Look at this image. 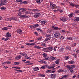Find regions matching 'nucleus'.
I'll list each match as a JSON object with an SVG mask.
<instances>
[{"mask_svg": "<svg viewBox=\"0 0 79 79\" xmlns=\"http://www.w3.org/2000/svg\"><path fill=\"white\" fill-rule=\"evenodd\" d=\"M46 67H47L48 69H52V68H55V66H50L48 65H44L43 66L41 67V68H42V69H45Z\"/></svg>", "mask_w": 79, "mask_h": 79, "instance_id": "1", "label": "nucleus"}, {"mask_svg": "<svg viewBox=\"0 0 79 79\" xmlns=\"http://www.w3.org/2000/svg\"><path fill=\"white\" fill-rule=\"evenodd\" d=\"M54 35L55 38H58V37L61 36V34L58 32H56L54 34Z\"/></svg>", "mask_w": 79, "mask_h": 79, "instance_id": "2", "label": "nucleus"}, {"mask_svg": "<svg viewBox=\"0 0 79 79\" xmlns=\"http://www.w3.org/2000/svg\"><path fill=\"white\" fill-rule=\"evenodd\" d=\"M50 7H52V10H53L54 8H56V6L55 4L52 3V2H50Z\"/></svg>", "mask_w": 79, "mask_h": 79, "instance_id": "3", "label": "nucleus"}, {"mask_svg": "<svg viewBox=\"0 0 79 79\" xmlns=\"http://www.w3.org/2000/svg\"><path fill=\"white\" fill-rule=\"evenodd\" d=\"M67 67L68 68L70 72H71L72 73H74V71L73 70H72V69H73V68L72 67L69 66V65H67Z\"/></svg>", "mask_w": 79, "mask_h": 79, "instance_id": "4", "label": "nucleus"}, {"mask_svg": "<svg viewBox=\"0 0 79 79\" xmlns=\"http://www.w3.org/2000/svg\"><path fill=\"white\" fill-rule=\"evenodd\" d=\"M1 2H2V3L3 4V5H6V3L8 2V0H1Z\"/></svg>", "mask_w": 79, "mask_h": 79, "instance_id": "5", "label": "nucleus"}, {"mask_svg": "<svg viewBox=\"0 0 79 79\" xmlns=\"http://www.w3.org/2000/svg\"><path fill=\"white\" fill-rule=\"evenodd\" d=\"M60 19V21H62L64 22L68 20L67 18L65 17H61Z\"/></svg>", "mask_w": 79, "mask_h": 79, "instance_id": "6", "label": "nucleus"}, {"mask_svg": "<svg viewBox=\"0 0 79 79\" xmlns=\"http://www.w3.org/2000/svg\"><path fill=\"white\" fill-rule=\"evenodd\" d=\"M11 36V34L8 32L6 33V37L8 38V37H10Z\"/></svg>", "mask_w": 79, "mask_h": 79, "instance_id": "7", "label": "nucleus"}, {"mask_svg": "<svg viewBox=\"0 0 79 79\" xmlns=\"http://www.w3.org/2000/svg\"><path fill=\"white\" fill-rule=\"evenodd\" d=\"M43 50H44V52H49V50H48V47L47 48H44L43 49Z\"/></svg>", "mask_w": 79, "mask_h": 79, "instance_id": "8", "label": "nucleus"}, {"mask_svg": "<svg viewBox=\"0 0 79 79\" xmlns=\"http://www.w3.org/2000/svg\"><path fill=\"white\" fill-rule=\"evenodd\" d=\"M39 15H40V13H38L34 15L33 16L34 18H39Z\"/></svg>", "mask_w": 79, "mask_h": 79, "instance_id": "9", "label": "nucleus"}, {"mask_svg": "<svg viewBox=\"0 0 79 79\" xmlns=\"http://www.w3.org/2000/svg\"><path fill=\"white\" fill-rule=\"evenodd\" d=\"M21 56L20 55H19V56H16L15 58V60H19V59H21Z\"/></svg>", "mask_w": 79, "mask_h": 79, "instance_id": "10", "label": "nucleus"}, {"mask_svg": "<svg viewBox=\"0 0 79 79\" xmlns=\"http://www.w3.org/2000/svg\"><path fill=\"white\" fill-rule=\"evenodd\" d=\"M50 59H51L52 61H53V60H56V58L55 57H53V56H51V57H50Z\"/></svg>", "mask_w": 79, "mask_h": 79, "instance_id": "11", "label": "nucleus"}, {"mask_svg": "<svg viewBox=\"0 0 79 79\" xmlns=\"http://www.w3.org/2000/svg\"><path fill=\"white\" fill-rule=\"evenodd\" d=\"M17 31L18 33H19V34H22V33H23L22 30L20 29H18L17 30Z\"/></svg>", "mask_w": 79, "mask_h": 79, "instance_id": "12", "label": "nucleus"}, {"mask_svg": "<svg viewBox=\"0 0 79 79\" xmlns=\"http://www.w3.org/2000/svg\"><path fill=\"white\" fill-rule=\"evenodd\" d=\"M56 76V74H52L51 75V77L52 79H53V78H55Z\"/></svg>", "mask_w": 79, "mask_h": 79, "instance_id": "13", "label": "nucleus"}, {"mask_svg": "<svg viewBox=\"0 0 79 79\" xmlns=\"http://www.w3.org/2000/svg\"><path fill=\"white\" fill-rule=\"evenodd\" d=\"M48 47V49L49 52L52 51V50H53V47H52L50 46Z\"/></svg>", "mask_w": 79, "mask_h": 79, "instance_id": "14", "label": "nucleus"}, {"mask_svg": "<svg viewBox=\"0 0 79 79\" xmlns=\"http://www.w3.org/2000/svg\"><path fill=\"white\" fill-rule=\"evenodd\" d=\"M64 70L62 69H60L57 71L58 73H63V72H64Z\"/></svg>", "mask_w": 79, "mask_h": 79, "instance_id": "15", "label": "nucleus"}, {"mask_svg": "<svg viewBox=\"0 0 79 79\" xmlns=\"http://www.w3.org/2000/svg\"><path fill=\"white\" fill-rule=\"evenodd\" d=\"M20 17L21 18H28V16L26 15H21Z\"/></svg>", "mask_w": 79, "mask_h": 79, "instance_id": "16", "label": "nucleus"}, {"mask_svg": "<svg viewBox=\"0 0 79 79\" xmlns=\"http://www.w3.org/2000/svg\"><path fill=\"white\" fill-rule=\"evenodd\" d=\"M39 11V9H33L32 10V11H35V12H37V11L38 12Z\"/></svg>", "mask_w": 79, "mask_h": 79, "instance_id": "17", "label": "nucleus"}, {"mask_svg": "<svg viewBox=\"0 0 79 79\" xmlns=\"http://www.w3.org/2000/svg\"><path fill=\"white\" fill-rule=\"evenodd\" d=\"M73 15H74V13H71L69 14L68 16H69V18H71V17H72Z\"/></svg>", "mask_w": 79, "mask_h": 79, "instance_id": "18", "label": "nucleus"}, {"mask_svg": "<svg viewBox=\"0 0 79 79\" xmlns=\"http://www.w3.org/2000/svg\"><path fill=\"white\" fill-rule=\"evenodd\" d=\"M39 70V68L37 67H36L34 68V71H38V70Z\"/></svg>", "mask_w": 79, "mask_h": 79, "instance_id": "19", "label": "nucleus"}, {"mask_svg": "<svg viewBox=\"0 0 79 79\" xmlns=\"http://www.w3.org/2000/svg\"><path fill=\"white\" fill-rule=\"evenodd\" d=\"M67 38L68 40H73V38L70 37H68Z\"/></svg>", "mask_w": 79, "mask_h": 79, "instance_id": "20", "label": "nucleus"}, {"mask_svg": "<svg viewBox=\"0 0 79 79\" xmlns=\"http://www.w3.org/2000/svg\"><path fill=\"white\" fill-rule=\"evenodd\" d=\"M41 46L42 47H46V46L47 45V44H46L45 43H42L41 44Z\"/></svg>", "mask_w": 79, "mask_h": 79, "instance_id": "21", "label": "nucleus"}, {"mask_svg": "<svg viewBox=\"0 0 79 79\" xmlns=\"http://www.w3.org/2000/svg\"><path fill=\"white\" fill-rule=\"evenodd\" d=\"M47 23L46 21H41V24H44Z\"/></svg>", "mask_w": 79, "mask_h": 79, "instance_id": "22", "label": "nucleus"}, {"mask_svg": "<svg viewBox=\"0 0 79 79\" xmlns=\"http://www.w3.org/2000/svg\"><path fill=\"white\" fill-rule=\"evenodd\" d=\"M1 10H6V7L4 6H2L1 8Z\"/></svg>", "mask_w": 79, "mask_h": 79, "instance_id": "23", "label": "nucleus"}, {"mask_svg": "<svg viewBox=\"0 0 79 79\" xmlns=\"http://www.w3.org/2000/svg\"><path fill=\"white\" fill-rule=\"evenodd\" d=\"M37 30L38 31H40V32H42V29H40L39 28H37Z\"/></svg>", "mask_w": 79, "mask_h": 79, "instance_id": "24", "label": "nucleus"}, {"mask_svg": "<svg viewBox=\"0 0 79 79\" xmlns=\"http://www.w3.org/2000/svg\"><path fill=\"white\" fill-rule=\"evenodd\" d=\"M59 62H60V60H57L55 61V63L56 64H59Z\"/></svg>", "mask_w": 79, "mask_h": 79, "instance_id": "25", "label": "nucleus"}, {"mask_svg": "<svg viewBox=\"0 0 79 79\" xmlns=\"http://www.w3.org/2000/svg\"><path fill=\"white\" fill-rule=\"evenodd\" d=\"M69 58V57L68 56H66L65 57V60H68V59Z\"/></svg>", "mask_w": 79, "mask_h": 79, "instance_id": "26", "label": "nucleus"}, {"mask_svg": "<svg viewBox=\"0 0 79 79\" xmlns=\"http://www.w3.org/2000/svg\"><path fill=\"white\" fill-rule=\"evenodd\" d=\"M35 48H37V49H40L41 48V47L39 46H35L34 47Z\"/></svg>", "mask_w": 79, "mask_h": 79, "instance_id": "27", "label": "nucleus"}, {"mask_svg": "<svg viewBox=\"0 0 79 79\" xmlns=\"http://www.w3.org/2000/svg\"><path fill=\"white\" fill-rule=\"evenodd\" d=\"M12 68H15L17 69H20L19 67H13Z\"/></svg>", "mask_w": 79, "mask_h": 79, "instance_id": "28", "label": "nucleus"}, {"mask_svg": "<svg viewBox=\"0 0 79 79\" xmlns=\"http://www.w3.org/2000/svg\"><path fill=\"white\" fill-rule=\"evenodd\" d=\"M2 30H8V28L7 27H4V28H2Z\"/></svg>", "mask_w": 79, "mask_h": 79, "instance_id": "29", "label": "nucleus"}, {"mask_svg": "<svg viewBox=\"0 0 79 79\" xmlns=\"http://www.w3.org/2000/svg\"><path fill=\"white\" fill-rule=\"evenodd\" d=\"M52 28H54L55 30H57V29H58V27H55L54 26H53Z\"/></svg>", "mask_w": 79, "mask_h": 79, "instance_id": "30", "label": "nucleus"}, {"mask_svg": "<svg viewBox=\"0 0 79 79\" xmlns=\"http://www.w3.org/2000/svg\"><path fill=\"white\" fill-rule=\"evenodd\" d=\"M35 1L37 3L39 4L41 3V2H40V0H35Z\"/></svg>", "mask_w": 79, "mask_h": 79, "instance_id": "31", "label": "nucleus"}, {"mask_svg": "<svg viewBox=\"0 0 79 79\" xmlns=\"http://www.w3.org/2000/svg\"><path fill=\"white\" fill-rule=\"evenodd\" d=\"M19 62H14V64H15V65H18V64H19Z\"/></svg>", "mask_w": 79, "mask_h": 79, "instance_id": "32", "label": "nucleus"}, {"mask_svg": "<svg viewBox=\"0 0 79 79\" xmlns=\"http://www.w3.org/2000/svg\"><path fill=\"white\" fill-rule=\"evenodd\" d=\"M74 61H69L68 62V63L69 64H73L74 63Z\"/></svg>", "mask_w": 79, "mask_h": 79, "instance_id": "33", "label": "nucleus"}, {"mask_svg": "<svg viewBox=\"0 0 79 79\" xmlns=\"http://www.w3.org/2000/svg\"><path fill=\"white\" fill-rule=\"evenodd\" d=\"M52 32V30L49 29L48 31V33H51Z\"/></svg>", "mask_w": 79, "mask_h": 79, "instance_id": "34", "label": "nucleus"}, {"mask_svg": "<svg viewBox=\"0 0 79 79\" xmlns=\"http://www.w3.org/2000/svg\"><path fill=\"white\" fill-rule=\"evenodd\" d=\"M66 49L67 50H71V48L70 47H66Z\"/></svg>", "mask_w": 79, "mask_h": 79, "instance_id": "35", "label": "nucleus"}, {"mask_svg": "<svg viewBox=\"0 0 79 79\" xmlns=\"http://www.w3.org/2000/svg\"><path fill=\"white\" fill-rule=\"evenodd\" d=\"M50 37H49L48 38H47L45 39V40L46 41H47L48 40H50Z\"/></svg>", "mask_w": 79, "mask_h": 79, "instance_id": "36", "label": "nucleus"}, {"mask_svg": "<svg viewBox=\"0 0 79 79\" xmlns=\"http://www.w3.org/2000/svg\"><path fill=\"white\" fill-rule=\"evenodd\" d=\"M23 2V1L21 0H16L15 1V2L16 3H18L19 2Z\"/></svg>", "mask_w": 79, "mask_h": 79, "instance_id": "37", "label": "nucleus"}, {"mask_svg": "<svg viewBox=\"0 0 79 79\" xmlns=\"http://www.w3.org/2000/svg\"><path fill=\"white\" fill-rule=\"evenodd\" d=\"M75 18V21H79V18L78 17H76Z\"/></svg>", "mask_w": 79, "mask_h": 79, "instance_id": "38", "label": "nucleus"}, {"mask_svg": "<svg viewBox=\"0 0 79 79\" xmlns=\"http://www.w3.org/2000/svg\"><path fill=\"white\" fill-rule=\"evenodd\" d=\"M43 55H44V58H47V54L44 53Z\"/></svg>", "mask_w": 79, "mask_h": 79, "instance_id": "39", "label": "nucleus"}, {"mask_svg": "<svg viewBox=\"0 0 79 79\" xmlns=\"http://www.w3.org/2000/svg\"><path fill=\"white\" fill-rule=\"evenodd\" d=\"M39 25L38 24H35L34 25V27L35 28V27H38L39 26Z\"/></svg>", "mask_w": 79, "mask_h": 79, "instance_id": "40", "label": "nucleus"}, {"mask_svg": "<svg viewBox=\"0 0 79 79\" xmlns=\"http://www.w3.org/2000/svg\"><path fill=\"white\" fill-rule=\"evenodd\" d=\"M50 57H49L48 58H45V59H44L43 60H50Z\"/></svg>", "mask_w": 79, "mask_h": 79, "instance_id": "41", "label": "nucleus"}, {"mask_svg": "<svg viewBox=\"0 0 79 79\" xmlns=\"http://www.w3.org/2000/svg\"><path fill=\"white\" fill-rule=\"evenodd\" d=\"M30 27L31 29H33V28H35L34 25H31L30 26Z\"/></svg>", "mask_w": 79, "mask_h": 79, "instance_id": "42", "label": "nucleus"}, {"mask_svg": "<svg viewBox=\"0 0 79 79\" xmlns=\"http://www.w3.org/2000/svg\"><path fill=\"white\" fill-rule=\"evenodd\" d=\"M11 20H12L13 21H17V19H15L14 18H12L11 19Z\"/></svg>", "mask_w": 79, "mask_h": 79, "instance_id": "43", "label": "nucleus"}, {"mask_svg": "<svg viewBox=\"0 0 79 79\" xmlns=\"http://www.w3.org/2000/svg\"><path fill=\"white\" fill-rule=\"evenodd\" d=\"M72 55H73V56L75 57V58H77V56L76 54H75V53L73 54Z\"/></svg>", "mask_w": 79, "mask_h": 79, "instance_id": "44", "label": "nucleus"}, {"mask_svg": "<svg viewBox=\"0 0 79 79\" xmlns=\"http://www.w3.org/2000/svg\"><path fill=\"white\" fill-rule=\"evenodd\" d=\"M70 5L72 6H75V4H74L73 3H70Z\"/></svg>", "mask_w": 79, "mask_h": 79, "instance_id": "45", "label": "nucleus"}, {"mask_svg": "<svg viewBox=\"0 0 79 79\" xmlns=\"http://www.w3.org/2000/svg\"><path fill=\"white\" fill-rule=\"evenodd\" d=\"M75 13H77V14L79 13V10H75Z\"/></svg>", "mask_w": 79, "mask_h": 79, "instance_id": "46", "label": "nucleus"}, {"mask_svg": "<svg viewBox=\"0 0 79 79\" xmlns=\"http://www.w3.org/2000/svg\"><path fill=\"white\" fill-rule=\"evenodd\" d=\"M27 54L26 53H25L24 54H23V56H25V58H26V57H27Z\"/></svg>", "mask_w": 79, "mask_h": 79, "instance_id": "47", "label": "nucleus"}, {"mask_svg": "<svg viewBox=\"0 0 79 79\" xmlns=\"http://www.w3.org/2000/svg\"><path fill=\"white\" fill-rule=\"evenodd\" d=\"M51 71V70H48L46 71V73H49Z\"/></svg>", "mask_w": 79, "mask_h": 79, "instance_id": "48", "label": "nucleus"}, {"mask_svg": "<svg viewBox=\"0 0 79 79\" xmlns=\"http://www.w3.org/2000/svg\"><path fill=\"white\" fill-rule=\"evenodd\" d=\"M42 39V37H40L39 38L37 39V40H40Z\"/></svg>", "mask_w": 79, "mask_h": 79, "instance_id": "49", "label": "nucleus"}, {"mask_svg": "<svg viewBox=\"0 0 79 79\" xmlns=\"http://www.w3.org/2000/svg\"><path fill=\"white\" fill-rule=\"evenodd\" d=\"M24 8H21L20 9V11H22V12H24Z\"/></svg>", "mask_w": 79, "mask_h": 79, "instance_id": "50", "label": "nucleus"}, {"mask_svg": "<svg viewBox=\"0 0 79 79\" xmlns=\"http://www.w3.org/2000/svg\"><path fill=\"white\" fill-rule=\"evenodd\" d=\"M42 63H44V64H46V63H47V62L44 60H42Z\"/></svg>", "mask_w": 79, "mask_h": 79, "instance_id": "51", "label": "nucleus"}, {"mask_svg": "<svg viewBox=\"0 0 79 79\" xmlns=\"http://www.w3.org/2000/svg\"><path fill=\"white\" fill-rule=\"evenodd\" d=\"M35 34V35H37V36H38V35H39V34H38V33H37V32H34Z\"/></svg>", "mask_w": 79, "mask_h": 79, "instance_id": "52", "label": "nucleus"}, {"mask_svg": "<svg viewBox=\"0 0 79 79\" xmlns=\"http://www.w3.org/2000/svg\"><path fill=\"white\" fill-rule=\"evenodd\" d=\"M22 14V13H21V12H20L18 14V15L19 16H21V15Z\"/></svg>", "mask_w": 79, "mask_h": 79, "instance_id": "53", "label": "nucleus"}, {"mask_svg": "<svg viewBox=\"0 0 79 79\" xmlns=\"http://www.w3.org/2000/svg\"><path fill=\"white\" fill-rule=\"evenodd\" d=\"M26 59H28V60H31V58L28 57V56H27V57H26Z\"/></svg>", "mask_w": 79, "mask_h": 79, "instance_id": "54", "label": "nucleus"}, {"mask_svg": "<svg viewBox=\"0 0 79 79\" xmlns=\"http://www.w3.org/2000/svg\"><path fill=\"white\" fill-rule=\"evenodd\" d=\"M60 39L63 40V39H64V36H61L60 37Z\"/></svg>", "mask_w": 79, "mask_h": 79, "instance_id": "55", "label": "nucleus"}, {"mask_svg": "<svg viewBox=\"0 0 79 79\" xmlns=\"http://www.w3.org/2000/svg\"><path fill=\"white\" fill-rule=\"evenodd\" d=\"M28 14L30 15H33V13H32L31 12H28Z\"/></svg>", "mask_w": 79, "mask_h": 79, "instance_id": "56", "label": "nucleus"}, {"mask_svg": "<svg viewBox=\"0 0 79 79\" xmlns=\"http://www.w3.org/2000/svg\"><path fill=\"white\" fill-rule=\"evenodd\" d=\"M19 55H22V56H24V54L21 53V52H20L19 53Z\"/></svg>", "mask_w": 79, "mask_h": 79, "instance_id": "57", "label": "nucleus"}, {"mask_svg": "<svg viewBox=\"0 0 79 79\" xmlns=\"http://www.w3.org/2000/svg\"><path fill=\"white\" fill-rule=\"evenodd\" d=\"M71 67H72V68H73V69L74 68H75V65H71Z\"/></svg>", "mask_w": 79, "mask_h": 79, "instance_id": "58", "label": "nucleus"}, {"mask_svg": "<svg viewBox=\"0 0 79 79\" xmlns=\"http://www.w3.org/2000/svg\"><path fill=\"white\" fill-rule=\"evenodd\" d=\"M52 71H55L56 70V68H52Z\"/></svg>", "mask_w": 79, "mask_h": 79, "instance_id": "59", "label": "nucleus"}, {"mask_svg": "<svg viewBox=\"0 0 79 79\" xmlns=\"http://www.w3.org/2000/svg\"><path fill=\"white\" fill-rule=\"evenodd\" d=\"M23 3H24L25 4H27V1H24L23 2Z\"/></svg>", "mask_w": 79, "mask_h": 79, "instance_id": "60", "label": "nucleus"}, {"mask_svg": "<svg viewBox=\"0 0 79 79\" xmlns=\"http://www.w3.org/2000/svg\"><path fill=\"white\" fill-rule=\"evenodd\" d=\"M41 76H42V77H45V75H44V74H41Z\"/></svg>", "mask_w": 79, "mask_h": 79, "instance_id": "61", "label": "nucleus"}, {"mask_svg": "<svg viewBox=\"0 0 79 79\" xmlns=\"http://www.w3.org/2000/svg\"><path fill=\"white\" fill-rule=\"evenodd\" d=\"M3 5H3V3H2V2H1V3H0V6H3Z\"/></svg>", "mask_w": 79, "mask_h": 79, "instance_id": "62", "label": "nucleus"}, {"mask_svg": "<svg viewBox=\"0 0 79 79\" xmlns=\"http://www.w3.org/2000/svg\"><path fill=\"white\" fill-rule=\"evenodd\" d=\"M25 14H29V11H26L25 12Z\"/></svg>", "mask_w": 79, "mask_h": 79, "instance_id": "63", "label": "nucleus"}, {"mask_svg": "<svg viewBox=\"0 0 79 79\" xmlns=\"http://www.w3.org/2000/svg\"><path fill=\"white\" fill-rule=\"evenodd\" d=\"M75 6V7H76V8H77L78 7H79V5H75V6Z\"/></svg>", "mask_w": 79, "mask_h": 79, "instance_id": "64", "label": "nucleus"}]
</instances>
